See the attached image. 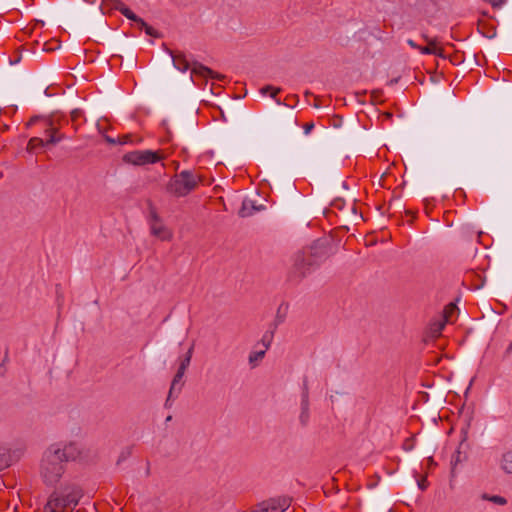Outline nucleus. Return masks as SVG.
Listing matches in <instances>:
<instances>
[{
  "mask_svg": "<svg viewBox=\"0 0 512 512\" xmlns=\"http://www.w3.org/2000/svg\"><path fill=\"white\" fill-rule=\"evenodd\" d=\"M275 331L276 329L269 326L268 330L263 334L260 342L258 343V345H262L263 350L267 351L270 348Z\"/></svg>",
  "mask_w": 512,
  "mask_h": 512,
  "instance_id": "15",
  "label": "nucleus"
},
{
  "mask_svg": "<svg viewBox=\"0 0 512 512\" xmlns=\"http://www.w3.org/2000/svg\"><path fill=\"white\" fill-rule=\"evenodd\" d=\"M309 420H310L309 390H308L307 382L304 381L302 393H301L299 422L303 427H305L308 425Z\"/></svg>",
  "mask_w": 512,
  "mask_h": 512,
  "instance_id": "8",
  "label": "nucleus"
},
{
  "mask_svg": "<svg viewBox=\"0 0 512 512\" xmlns=\"http://www.w3.org/2000/svg\"><path fill=\"white\" fill-rule=\"evenodd\" d=\"M200 178L190 170H183L170 179L167 184V192L176 196L184 197L193 191Z\"/></svg>",
  "mask_w": 512,
  "mask_h": 512,
  "instance_id": "4",
  "label": "nucleus"
},
{
  "mask_svg": "<svg viewBox=\"0 0 512 512\" xmlns=\"http://www.w3.org/2000/svg\"><path fill=\"white\" fill-rule=\"evenodd\" d=\"M500 466L505 473L512 474V450L503 453Z\"/></svg>",
  "mask_w": 512,
  "mask_h": 512,
  "instance_id": "16",
  "label": "nucleus"
},
{
  "mask_svg": "<svg viewBox=\"0 0 512 512\" xmlns=\"http://www.w3.org/2000/svg\"><path fill=\"white\" fill-rule=\"evenodd\" d=\"M184 374H185V370H180V368H178L176 374L174 375L172 383H171V387L169 390V398H172L174 393H176V396L180 393V391L182 389L181 381H182Z\"/></svg>",
  "mask_w": 512,
  "mask_h": 512,
  "instance_id": "12",
  "label": "nucleus"
},
{
  "mask_svg": "<svg viewBox=\"0 0 512 512\" xmlns=\"http://www.w3.org/2000/svg\"><path fill=\"white\" fill-rule=\"evenodd\" d=\"M303 128H304V134L308 135L312 131V129L314 128V124L312 122L307 123V124L304 125Z\"/></svg>",
  "mask_w": 512,
  "mask_h": 512,
  "instance_id": "28",
  "label": "nucleus"
},
{
  "mask_svg": "<svg viewBox=\"0 0 512 512\" xmlns=\"http://www.w3.org/2000/svg\"><path fill=\"white\" fill-rule=\"evenodd\" d=\"M265 353H266V351L263 349L259 350V351H252L248 357L249 364H251L253 367H255L257 365V363L264 358Z\"/></svg>",
  "mask_w": 512,
  "mask_h": 512,
  "instance_id": "19",
  "label": "nucleus"
},
{
  "mask_svg": "<svg viewBox=\"0 0 512 512\" xmlns=\"http://www.w3.org/2000/svg\"><path fill=\"white\" fill-rule=\"evenodd\" d=\"M151 233L161 240H168L171 237L169 230L160 223V219L156 213H152Z\"/></svg>",
  "mask_w": 512,
  "mask_h": 512,
  "instance_id": "9",
  "label": "nucleus"
},
{
  "mask_svg": "<svg viewBox=\"0 0 512 512\" xmlns=\"http://www.w3.org/2000/svg\"><path fill=\"white\" fill-rule=\"evenodd\" d=\"M135 23L138 25L140 29H144L148 26V24L141 17H138Z\"/></svg>",
  "mask_w": 512,
  "mask_h": 512,
  "instance_id": "27",
  "label": "nucleus"
},
{
  "mask_svg": "<svg viewBox=\"0 0 512 512\" xmlns=\"http://www.w3.org/2000/svg\"><path fill=\"white\" fill-rule=\"evenodd\" d=\"M167 53L171 56L174 67L181 72H186L191 67L192 74L211 79L222 78L221 75L199 62H193L192 65H190L189 61L182 53L174 54L170 49H167Z\"/></svg>",
  "mask_w": 512,
  "mask_h": 512,
  "instance_id": "5",
  "label": "nucleus"
},
{
  "mask_svg": "<svg viewBox=\"0 0 512 512\" xmlns=\"http://www.w3.org/2000/svg\"><path fill=\"white\" fill-rule=\"evenodd\" d=\"M105 140H106V142H108L109 144H118L117 139L112 138V137H110V136H105Z\"/></svg>",
  "mask_w": 512,
  "mask_h": 512,
  "instance_id": "31",
  "label": "nucleus"
},
{
  "mask_svg": "<svg viewBox=\"0 0 512 512\" xmlns=\"http://www.w3.org/2000/svg\"><path fill=\"white\" fill-rule=\"evenodd\" d=\"M6 467V461L4 459V454L0 452V471Z\"/></svg>",
  "mask_w": 512,
  "mask_h": 512,
  "instance_id": "30",
  "label": "nucleus"
},
{
  "mask_svg": "<svg viewBox=\"0 0 512 512\" xmlns=\"http://www.w3.org/2000/svg\"><path fill=\"white\" fill-rule=\"evenodd\" d=\"M512 353V342L508 345L507 349H506V354L509 355Z\"/></svg>",
  "mask_w": 512,
  "mask_h": 512,
  "instance_id": "37",
  "label": "nucleus"
},
{
  "mask_svg": "<svg viewBox=\"0 0 512 512\" xmlns=\"http://www.w3.org/2000/svg\"><path fill=\"white\" fill-rule=\"evenodd\" d=\"M407 44H408L410 47L414 48V49H417V50H419V49H420V46H419V45H418L414 40H412V39H408V40H407Z\"/></svg>",
  "mask_w": 512,
  "mask_h": 512,
  "instance_id": "29",
  "label": "nucleus"
},
{
  "mask_svg": "<svg viewBox=\"0 0 512 512\" xmlns=\"http://www.w3.org/2000/svg\"><path fill=\"white\" fill-rule=\"evenodd\" d=\"M265 502L269 512H285L290 506V500L285 497L272 498Z\"/></svg>",
  "mask_w": 512,
  "mask_h": 512,
  "instance_id": "10",
  "label": "nucleus"
},
{
  "mask_svg": "<svg viewBox=\"0 0 512 512\" xmlns=\"http://www.w3.org/2000/svg\"><path fill=\"white\" fill-rule=\"evenodd\" d=\"M418 486L421 490H425L426 489V484H425V481H421V482H418Z\"/></svg>",
  "mask_w": 512,
  "mask_h": 512,
  "instance_id": "36",
  "label": "nucleus"
},
{
  "mask_svg": "<svg viewBox=\"0 0 512 512\" xmlns=\"http://www.w3.org/2000/svg\"><path fill=\"white\" fill-rule=\"evenodd\" d=\"M82 496V490L78 486L74 484L65 485L49 495L43 507V512L72 511L78 505Z\"/></svg>",
  "mask_w": 512,
  "mask_h": 512,
  "instance_id": "3",
  "label": "nucleus"
},
{
  "mask_svg": "<svg viewBox=\"0 0 512 512\" xmlns=\"http://www.w3.org/2000/svg\"><path fill=\"white\" fill-rule=\"evenodd\" d=\"M333 205H334L335 207H337V208H340V209L342 208V203H341V201H340V200L335 201Z\"/></svg>",
  "mask_w": 512,
  "mask_h": 512,
  "instance_id": "38",
  "label": "nucleus"
},
{
  "mask_svg": "<svg viewBox=\"0 0 512 512\" xmlns=\"http://www.w3.org/2000/svg\"><path fill=\"white\" fill-rule=\"evenodd\" d=\"M288 308H289L288 304H286V303L280 304V306L277 309L275 319H274L273 323L270 324V327L277 329L278 326L285 321L287 313H288Z\"/></svg>",
  "mask_w": 512,
  "mask_h": 512,
  "instance_id": "13",
  "label": "nucleus"
},
{
  "mask_svg": "<svg viewBox=\"0 0 512 512\" xmlns=\"http://www.w3.org/2000/svg\"><path fill=\"white\" fill-rule=\"evenodd\" d=\"M329 257L328 248L324 241L317 240L313 244L293 257V265L289 272V278L299 282L311 274Z\"/></svg>",
  "mask_w": 512,
  "mask_h": 512,
  "instance_id": "2",
  "label": "nucleus"
},
{
  "mask_svg": "<svg viewBox=\"0 0 512 512\" xmlns=\"http://www.w3.org/2000/svg\"><path fill=\"white\" fill-rule=\"evenodd\" d=\"M80 451L74 443H54L43 453L40 475L47 486H56L66 472V465L79 456Z\"/></svg>",
  "mask_w": 512,
  "mask_h": 512,
  "instance_id": "1",
  "label": "nucleus"
},
{
  "mask_svg": "<svg viewBox=\"0 0 512 512\" xmlns=\"http://www.w3.org/2000/svg\"><path fill=\"white\" fill-rule=\"evenodd\" d=\"M350 208H351L352 213H354L355 215H357V209H356L355 205H354V204H352Z\"/></svg>",
  "mask_w": 512,
  "mask_h": 512,
  "instance_id": "39",
  "label": "nucleus"
},
{
  "mask_svg": "<svg viewBox=\"0 0 512 512\" xmlns=\"http://www.w3.org/2000/svg\"><path fill=\"white\" fill-rule=\"evenodd\" d=\"M266 502H262L259 505L256 506L255 509L252 510V512H269L268 507L266 506Z\"/></svg>",
  "mask_w": 512,
  "mask_h": 512,
  "instance_id": "24",
  "label": "nucleus"
},
{
  "mask_svg": "<svg viewBox=\"0 0 512 512\" xmlns=\"http://www.w3.org/2000/svg\"><path fill=\"white\" fill-rule=\"evenodd\" d=\"M144 31L147 35L154 37V38H160L161 34L154 29L152 26L148 25L146 28H144Z\"/></svg>",
  "mask_w": 512,
  "mask_h": 512,
  "instance_id": "23",
  "label": "nucleus"
},
{
  "mask_svg": "<svg viewBox=\"0 0 512 512\" xmlns=\"http://www.w3.org/2000/svg\"><path fill=\"white\" fill-rule=\"evenodd\" d=\"M3 177V173L0 171V179Z\"/></svg>",
  "mask_w": 512,
  "mask_h": 512,
  "instance_id": "41",
  "label": "nucleus"
},
{
  "mask_svg": "<svg viewBox=\"0 0 512 512\" xmlns=\"http://www.w3.org/2000/svg\"><path fill=\"white\" fill-rule=\"evenodd\" d=\"M481 498L483 500L490 501V502H492L494 504H497V505H505L507 503L506 498H504L502 496H499V495L490 496V495L484 493V494H482Z\"/></svg>",
  "mask_w": 512,
  "mask_h": 512,
  "instance_id": "21",
  "label": "nucleus"
},
{
  "mask_svg": "<svg viewBox=\"0 0 512 512\" xmlns=\"http://www.w3.org/2000/svg\"><path fill=\"white\" fill-rule=\"evenodd\" d=\"M115 10L119 11L127 19L135 22L139 16H137L131 9H129L121 0H109Z\"/></svg>",
  "mask_w": 512,
  "mask_h": 512,
  "instance_id": "11",
  "label": "nucleus"
},
{
  "mask_svg": "<svg viewBox=\"0 0 512 512\" xmlns=\"http://www.w3.org/2000/svg\"><path fill=\"white\" fill-rule=\"evenodd\" d=\"M434 51L435 52L432 53L433 55H436V56H438L440 58H443V59L446 58V55H445L444 50L442 48H439V47L436 46V47H434Z\"/></svg>",
  "mask_w": 512,
  "mask_h": 512,
  "instance_id": "26",
  "label": "nucleus"
},
{
  "mask_svg": "<svg viewBox=\"0 0 512 512\" xmlns=\"http://www.w3.org/2000/svg\"><path fill=\"white\" fill-rule=\"evenodd\" d=\"M171 405H172V403H171V398H169V396H168V397H167V399H166V401H165L164 406H165L166 408H170V407H171Z\"/></svg>",
  "mask_w": 512,
  "mask_h": 512,
  "instance_id": "35",
  "label": "nucleus"
},
{
  "mask_svg": "<svg viewBox=\"0 0 512 512\" xmlns=\"http://www.w3.org/2000/svg\"><path fill=\"white\" fill-rule=\"evenodd\" d=\"M252 512V511H251Z\"/></svg>",
  "mask_w": 512,
  "mask_h": 512,
  "instance_id": "42",
  "label": "nucleus"
},
{
  "mask_svg": "<svg viewBox=\"0 0 512 512\" xmlns=\"http://www.w3.org/2000/svg\"><path fill=\"white\" fill-rule=\"evenodd\" d=\"M4 362H5V360L0 364V375L1 376H4V374L6 372V368H5Z\"/></svg>",
  "mask_w": 512,
  "mask_h": 512,
  "instance_id": "32",
  "label": "nucleus"
},
{
  "mask_svg": "<svg viewBox=\"0 0 512 512\" xmlns=\"http://www.w3.org/2000/svg\"><path fill=\"white\" fill-rule=\"evenodd\" d=\"M444 327V324L443 323H439L437 324L436 328L434 329L435 332H441V330L443 329Z\"/></svg>",
  "mask_w": 512,
  "mask_h": 512,
  "instance_id": "34",
  "label": "nucleus"
},
{
  "mask_svg": "<svg viewBox=\"0 0 512 512\" xmlns=\"http://www.w3.org/2000/svg\"><path fill=\"white\" fill-rule=\"evenodd\" d=\"M118 144L123 145L131 142V135H124L122 137L117 138Z\"/></svg>",
  "mask_w": 512,
  "mask_h": 512,
  "instance_id": "25",
  "label": "nucleus"
},
{
  "mask_svg": "<svg viewBox=\"0 0 512 512\" xmlns=\"http://www.w3.org/2000/svg\"><path fill=\"white\" fill-rule=\"evenodd\" d=\"M47 147L44 139L40 137H32L27 144V151L29 153H37L40 149Z\"/></svg>",
  "mask_w": 512,
  "mask_h": 512,
  "instance_id": "14",
  "label": "nucleus"
},
{
  "mask_svg": "<svg viewBox=\"0 0 512 512\" xmlns=\"http://www.w3.org/2000/svg\"><path fill=\"white\" fill-rule=\"evenodd\" d=\"M171 420H172V416H171V415L167 416V418H166V422H169V421H171Z\"/></svg>",
  "mask_w": 512,
  "mask_h": 512,
  "instance_id": "40",
  "label": "nucleus"
},
{
  "mask_svg": "<svg viewBox=\"0 0 512 512\" xmlns=\"http://www.w3.org/2000/svg\"><path fill=\"white\" fill-rule=\"evenodd\" d=\"M58 118L52 117L44 121V140L46 146L55 145L65 138V135L59 132Z\"/></svg>",
  "mask_w": 512,
  "mask_h": 512,
  "instance_id": "7",
  "label": "nucleus"
},
{
  "mask_svg": "<svg viewBox=\"0 0 512 512\" xmlns=\"http://www.w3.org/2000/svg\"><path fill=\"white\" fill-rule=\"evenodd\" d=\"M424 38L428 45L425 47L420 46L419 52L421 54H432L433 52H435L434 47H436V40L428 38L427 36H424Z\"/></svg>",
  "mask_w": 512,
  "mask_h": 512,
  "instance_id": "20",
  "label": "nucleus"
},
{
  "mask_svg": "<svg viewBox=\"0 0 512 512\" xmlns=\"http://www.w3.org/2000/svg\"><path fill=\"white\" fill-rule=\"evenodd\" d=\"M124 161L133 165L143 166L159 162L162 157L156 151L136 150L124 155Z\"/></svg>",
  "mask_w": 512,
  "mask_h": 512,
  "instance_id": "6",
  "label": "nucleus"
},
{
  "mask_svg": "<svg viewBox=\"0 0 512 512\" xmlns=\"http://www.w3.org/2000/svg\"><path fill=\"white\" fill-rule=\"evenodd\" d=\"M193 350H194V344H192L190 346V348L188 349V351L186 352V354L180 359V364H179V367L180 370H187V368L189 367L190 365V362H191V358H192V355H193Z\"/></svg>",
  "mask_w": 512,
  "mask_h": 512,
  "instance_id": "18",
  "label": "nucleus"
},
{
  "mask_svg": "<svg viewBox=\"0 0 512 512\" xmlns=\"http://www.w3.org/2000/svg\"><path fill=\"white\" fill-rule=\"evenodd\" d=\"M81 112L79 110L72 111L71 115L73 119H76L80 116Z\"/></svg>",
  "mask_w": 512,
  "mask_h": 512,
  "instance_id": "33",
  "label": "nucleus"
},
{
  "mask_svg": "<svg viewBox=\"0 0 512 512\" xmlns=\"http://www.w3.org/2000/svg\"><path fill=\"white\" fill-rule=\"evenodd\" d=\"M269 91H271L270 97L275 99L276 95L280 92V89L274 88L273 86H269V85L261 89V92L263 94H267Z\"/></svg>",
  "mask_w": 512,
  "mask_h": 512,
  "instance_id": "22",
  "label": "nucleus"
},
{
  "mask_svg": "<svg viewBox=\"0 0 512 512\" xmlns=\"http://www.w3.org/2000/svg\"><path fill=\"white\" fill-rule=\"evenodd\" d=\"M255 210H258V208L253 205L252 201L244 200L239 210V216L242 218L249 217Z\"/></svg>",
  "mask_w": 512,
  "mask_h": 512,
  "instance_id": "17",
  "label": "nucleus"
}]
</instances>
